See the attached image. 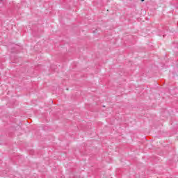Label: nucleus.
<instances>
[{
  "label": "nucleus",
  "mask_w": 178,
  "mask_h": 178,
  "mask_svg": "<svg viewBox=\"0 0 178 178\" xmlns=\"http://www.w3.org/2000/svg\"><path fill=\"white\" fill-rule=\"evenodd\" d=\"M145 0H141L142 2H144Z\"/></svg>",
  "instance_id": "f257e3e1"
}]
</instances>
